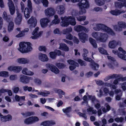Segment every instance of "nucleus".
Segmentation results:
<instances>
[{
    "label": "nucleus",
    "instance_id": "obj_1",
    "mask_svg": "<svg viewBox=\"0 0 126 126\" xmlns=\"http://www.w3.org/2000/svg\"><path fill=\"white\" fill-rule=\"evenodd\" d=\"M61 18L62 21L60 23V25L62 27H66L69 24L74 26L76 24V19L74 16H62Z\"/></svg>",
    "mask_w": 126,
    "mask_h": 126
},
{
    "label": "nucleus",
    "instance_id": "obj_2",
    "mask_svg": "<svg viewBox=\"0 0 126 126\" xmlns=\"http://www.w3.org/2000/svg\"><path fill=\"white\" fill-rule=\"evenodd\" d=\"M92 35L97 41L102 42H106L109 37L107 33L100 32H94L92 33Z\"/></svg>",
    "mask_w": 126,
    "mask_h": 126
},
{
    "label": "nucleus",
    "instance_id": "obj_3",
    "mask_svg": "<svg viewBox=\"0 0 126 126\" xmlns=\"http://www.w3.org/2000/svg\"><path fill=\"white\" fill-rule=\"evenodd\" d=\"M31 43L29 42H21L19 44L18 50L22 53H28L32 50Z\"/></svg>",
    "mask_w": 126,
    "mask_h": 126
},
{
    "label": "nucleus",
    "instance_id": "obj_4",
    "mask_svg": "<svg viewBox=\"0 0 126 126\" xmlns=\"http://www.w3.org/2000/svg\"><path fill=\"white\" fill-rule=\"evenodd\" d=\"M78 5L80 9L79 12L80 15H83L86 12L85 9L88 8L90 5L88 0H81L78 3Z\"/></svg>",
    "mask_w": 126,
    "mask_h": 126
},
{
    "label": "nucleus",
    "instance_id": "obj_5",
    "mask_svg": "<svg viewBox=\"0 0 126 126\" xmlns=\"http://www.w3.org/2000/svg\"><path fill=\"white\" fill-rule=\"evenodd\" d=\"M117 25L113 26V29L116 31L121 32L122 31L123 29L126 28V23L123 21H119L117 22Z\"/></svg>",
    "mask_w": 126,
    "mask_h": 126
},
{
    "label": "nucleus",
    "instance_id": "obj_6",
    "mask_svg": "<svg viewBox=\"0 0 126 126\" xmlns=\"http://www.w3.org/2000/svg\"><path fill=\"white\" fill-rule=\"evenodd\" d=\"M27 5L29 9L26 8L24 11V16L26 19L28 18L30 16V13L32 11V3L31 0H28Z\"/></svg>",
    "mask_w": 126,
    "mask_h": 126
},
{
    "label": "nucleus",
    "instance_id": "obj_7",
    "mask_svg": "<svg viewBox=\"0 0 126 126\" xmlns=\"http://www.w3.org/2000/svg\"><path fill=\"white\" fill-rule=\"evenodd\" d=\"M121 45V42L120 41L114 40L110 41L108 44L109 47L110 48H114L117 46Z\"/></svg>",
    "mask_w": 126,
    "mask_h": 126
},
{
    "label": "nucleus",
    "instance_id": "obj_8",
    "mask_svg": "<svg viewBox=\"0 0 126 126\" xmlns=\"http://www.w3.org/2000/svg\"><path fill=\"white\" fill-rule=\"evenodd\" d=\"M39 29L38 27H37L32 32V34L33 36L31 37L32 39H36L41 36L43 32L41 31L38 32Z\"/></svg>",
    "mask_w": 126,
    "mask_h": 126
},
{
    "label": "nucleus",
    "instance_id": "obj_9",
    "mask_svg": "<svg viewBox=\"0 0 126 126\" xmlns=\"http://www.w3.org/2000/svg\"><path fill=\"white\" fill-rule=\"evenodd\" d=\"M32 79L33 78L31 77L21 75L20 76L19 81L23 83L27 84L29 82L30 80Z\"/></svg>",
    "mask_w": 126,
    "mask_h": 126
},
{
    "label": "nucleus",
    "instance_id": "obj_10",
    "mask_svg": "<svg viewBox=\"0 0 126 126\" xmlns=\"http://www.w3.org/2000/svg\"><path fill=\"white\" fill-rule=\"evenodd\" d=\"M55 13L56 12L54 9L52 7L48 8L45 11V15L48 17L53 16L55 14Z\"/></svg>",
    "mask_w": 126,
    "mask_h": 126
},
{
    "label": "nucleus",
    "instance_id": "obj_11",
    "mask_svg": "<svg viewBox=\"0 0 126 126\" xmlns=\"http://www.w3.org/2000/svg\"><path fill=\"white\" fill-rule=\"evenodd\" d=\"M46 67L50 70L52 72L55 74H57L59 73V69L55 66L50 63L46 64Z\"/></svg>",
    "mask_w": 126,
    "mask_h": 126
},
{
    "label": "nucleus",
    "instance_id": "obj_12",
    "mask_svg": "<svg viewBox=\"0 0 126 126\" xmlns=\"http://www.w3.org/2000/svg\"><path fill=\"white\" fill-rule=\"evenodd\" d=\"M7 4L9 7V11L11 15H13L15 11V7L14 4L12 0H7Z\"/></svg>",
    "mask_w": 126,
    "mask_h": 126
},
{
    "label": "nucleus",
    "instance_id": "obj_13",
    "mask_svg": "<svg viewBox=\"0 0 126 126\" xmlns=\"http://www.w3.org/2000/svg\"><path fill=\"white\" fill-rule=\"evenodd\" d=\"M107 26L103 24H95L93 28V29L96 31H98L100 30H102L104 31Z\"/></svg>",
    "mask_w": 126,
    "mask_h": 126
},
{
    "label": "nucleus",
    "instance_id": "obj_14",
    "mask_svg": "<svg viewBox=\"0 0 126 126\" xmlns=\"http://www.w3.org/2000/svg\"><path fill=\"white\" fill-rule=\"evenodd\" d=\"M22 67L20 66H10L8 68V70L9 71H13V72L19 73L21 70Z\"/></svg>",
    "mask_w": 126,
    "mask_h": 126
},
{
    "label": "nucleus",
    "instance_id": "obj_15",
    "mask_svg": "<svg viewBox=\"0 0 126 126\" xmlns=\"http://www.w3.org/2000/svg\"><path fill=\"white\" fill-rule=\"evenodd\" d=\"M126 12V10H119L118 9H115L114 10H111L110 12V13L111 15L115 16L119 15L121 14L124 13Z\"/></svg>",
    "mask_w": 126,
    "mask_h": 126
},
{
    "label": "nucleus",
    "instance_id": "obj_16",
    "mask_svg": "<svg viewBox=\"0 0 126 126\" xmlns=\"http://www.w3.org/2000/svg\"><path fill=\"white\" fill-rule=\"evenodd\" d=\"M65 9V7L63 5H58L55 8V10L57 13L60 15L63 14L64 13Z\"/></svg>",
    "mask_w": 126,
    "mask_h": 126
},
{
    "label": "nucleus",
    "instance_id": "obj_17",
    "mask_svg": "<svg viewBox=\"0 0 126 126\" xmlns=\"http://www.w3.org/2000/svg\"><path fill=\"white\" fill-rule=\"evenodd\" d=\"M32 91L33 92H38L37 94L38 95H41L44 97L47 96L50 94V92L48 91L45 90L43 92L41 91L39 92L38 90H35L34 88H33Z\"/></svg>",
    "mask_w": 126,
    "mask_h": 126
},
{
    "label": "nucleus",
    "instance_id": "obj_18",
    "mask_svg": "<svg viewBox=\"0 0 126 126\" xmlns=\"http://www.w3.org/2000/svg\"><path fill=\"white\" fill-rule=\"evenodd\" d=\"M28 23L30 27H34L36 25L37 20L36 18L31 17L28 20Z\"/></svg>",
    "mask_w": 126,
    "mask_h": 126
},
{
    "label": "nucleus",
    "instance_id": "obj_19",
    "mask_svg": "<svg viewBox=\"0 0 126 126\" xmlns=\"http://www.w3.org/2000/svg\"><path fill=\"white\" fill-rule=\"evenodd\" d=\"M79 39L82 42L84 43L88 38V35L83 32L79 33L78 34Z\"/></svg>",
    "mask_w": 126,
    "mask_h": 126
},
{
    "label": "nucleus",
    "instance_id": "obj_20",
    "mask_svg": "<svg viewBox=\"0 0 126 126\" xmlns=\"http://www.w3.org/2000/svg\"><path fill=\"white\" fill-rule=\"evenodd\" d=\"M50 21V20L46 18H42L40 20V23L42 28H46L47 26L48 23Z\"/></svg>",
    "mask_w": 126,
    "mask_h": 126
},
{
    "label": "nucleus",
    "instance_id": "obj_21",
    "mask_svg": "<svg viewBox=\"0 0 126 126\" xmlns=\"http://www.w3.org/2000/svg\"><path fill=\"white\" fill-rule=\"evenodd\" d=\"M23 74L28 76H32L34 74V73L29 70L27 68H23L22 71Z\"/></svg>",
    "mask_w": 126,
    "mask_h": 126
},
{
    "label": "nucleus",
    "instance_id": "obj_22",
    "mask_svg": "<svg viewBox=\"0 0 126 126\" xmlns=\"http://www.w3.org/2000/svg\"><path fill=\"white\" fill-rule=\"evenodd\" d=\"M16 62L19 64H25L29 63V60L27 58H22L17 59Z\"/></svg>",
    "mask_w": 126,
    "mask_h": 126
},
{
    "label": "nucleus",
    "instance_id": "obj_23",
    "mask_svg": "<svg viewBox=\"0 0 126 126\" xmlns=\"http://www.w3.org/2000/svg\"><path fill=\"white\" fill-rule=\"evenodd\" d=\"M55 124V122L53 121H47L42 122L40 125L44 126H51Z\"/></svg>",
    "mask_w": 126,
    "mask_h": 126
},
{
    "label": "nucleus",
    "instance_id": "obj_24",
    "mask_svg": "<svg viewBox=\"0 0 126 126\" xmlns=\"http://www.w3.org/2000/svg\"><path fill=\"white\" fill-rule=\"evenodd\" d=\"M38 58L39 60L43 62L47 61L48 60V58L47 55L42 53L39 54Z\"/></svg>",
    "mask_w": 126,
    "mask_h": 126
},
{
    "label": "nucleus",
    "instance_id": "obj_25",
    "mask_svg": "<svg viewBox=\"0 0 126 126\" xmlns=\"http://www.w3.org/2000/svg\"><path fill=\"white\" fill-rule=\"evenodd\" d=\"M104 32H106L111 36H113L115 35V33L114 31L107 26Z\"/></svg>",
    "mask_w": 126,
    "mask_h": 126
},
{
    "label": "nucleus",
    "instance_id": "obj_26",
    "mask_svg": "<svg viewBox=\"0 0 126 126\" xmlns=\"http://www.w3.org/2000/svg\"><path fill=\"white\" fill-rule=\"evenodd\" d=\"M16 13L17 16L15 22L16 24L19 25L20 24L22 20V16L17 11Z\"/></svg>",
    "mask_w": 126,
    "mask_h": 126
},
{
    "label": "nucleus",
    "instance_id": "obj_27",
    "mask_svg": "<svg viewBox=\"0 0 126 126\" xmlns=\"http://www.w3.org/2000/svg\"><path fill=\"white\" fill-rule=\"evenodd\" d=\"M60 47L59 48L62 50L65 51H69V48L66 45L64 44L61 43L59 44Z\"/></svg>",
    "mask_w": 126,
    "mask_h": 126
},
{
    "label": "nucleus",
    "instance_id": "obj_28",
    "mask_svg": "<svg viewBox=\"0 0 126 126\" xmlns=\"http://www.w3.org/2000/svg\"><path fill=\"white\" fill-rule=\"evenodd\" d=\"M33 0L36 3L38 4L39 3L41 0ZM41 0L44 6L45 7L48 6V2L47 0Z\"/></svg>",
    "mask_w": 126,
    "mask_h": 126
},
{
    "label": "nucleus",
    "instance_id": "obj_29",
    "mask_svg": "<svg viewBox=\"0 0 126 126\" xmlns=\"http://www.w3.org/2000/svg\"><path fill=\"white\" fill-rule=\"evenodd\" d=\"M54 17V19L52 21L51 23V25H52L53 24H57L60 22V20L58 18V15H55Z\"/></svg>",
    "mask_w": 126,
    "mask_h": 126
},
{
    "label": "nucleus",
    "instance_id": "obj_30",
    "mask_svg": "<svg viewBox=\"0 0 126 126\" xmlns=\"http://www.w3.org/2000/svg\"><path fill=\"white\" fill-rule=\"evenodd\" d=\"M84 27L81 25H77L74 27V30L77 32L83 31Z\"/></svg>",
    "mask_w": 126,
    "mask_h": 126
},
{
    "label": "nucleus",
    "instance_id": "obj_31",
    "mask_svg": "<svg viewBox=\"0 0 126 126\" xmlns=\"http://www.w3.org/2000/svg\"><path fill=\"white\" fill-rule=\"evenodd\" d=\"M63 111L67 115L68 117H69V115L68 114V113L70 112L71 110V108L69 107L63 109Z\"/></svg>",
    "mask_w": 126,
    "mask_h": 126
},
{
    "label": "nucleus",
    "instance_id": "obj_32",
    "mask_svg": "<svg viewBox=\"0 0 126 126\" xmlns=\"http://www.w3.org/2000/svg\"><path fill=\"white\" fill-rule=\"evenodd\" d=\"M2 17L7 22H9L12 20V19L10 18L8 16H7L6 13L4 12L2 15Z\"/></svg>",
    "mask_w": 126,
    "mask_h": 126
},
{
    "label": "nucleus",
    "instance_id": "obj_33",
    "mask_svg": "<svg viewBox=\"0 0 126 126\" xmlns=\"http://www.w3.org/2000/svg\"><path fill=\"white\" fill-rule=\"evenodd\" d=\"M72 29L71 27H69L63 30V34H66L72 32Z\"/></svg>",
    "mask_w": 126,
    "mask_h": 126
},
{
    "label": "nucleus",
    "instance_id": "obj_34",
    "mask_svg": "<svg viewBox=\"0 0 126 126\" xmlns=\"http://www.w3.org/2000/svg\"><path fill=\"white\" fill-rule=\"evenodd\" d=\"M95 4L99 6H102L105 4V0H94Z\"/></svg>",
    "mask_w": 126,
    "mask_h": 126
},
{
    "label": "nucleus",
    "instance_id": "obj_35",
    "mask_svg": "<svg viewBox=\"0 0 126 126\" xmlns=\"http://www.w3.org/2000/svg\"><path fill=\"white\" fill-rule=\"evenodd\" d=\"M14 24L12 22H10L8 26V30L9 32L12 31L14 28Z\"/></svg>",
    "mask_w": 126,
    "mask_h": 126
},
{
    "label": "nucleus",
    "instance_id": "obj_36",
    "mask_svg": "<svg viewBox=\"0 0 126 126\" xmlns=\"http://www.w3.org/2000/svg\"><path fill=\"white\" fill-rule=\"evenodd\" d=\"M0 76L4 77H7L9 76V72L6 71L0 72Z\"/></svg>",
    "mask_w": 126,
    "mask_h": 126
},
{
    "label": "nucleus",
    "instance_id": "obj_37",
    "mask_svg": "<svg viewBox=\"0 0 126 126\" xmlns=\"http://www.w3.org/2000/svg\"><path fill=\"white\" fill-rule=\"evenodd\" d=\"M89 41L91 44L95 48L97 47V44L96 43L95 40L92 38H90Z\"/></svg>",
    "mask_w": 126,
    "mask_h": 126
},
{
    "label": "nucleus",
    "instance_id": "obj_38",
    "mask_svg": "<svg viewBox=\"0 0 126 126\" xmlns=\"http://www.w3.org/2000/svg\"><path fill=\"white\" fill-rule=\"evenodd\" d=\"M114 4L115 7L117 8L121 9L123 7V3L121 2L116 1L115 2Z\"/></svg>",
    "mask_w": 126,
    "mask_h": 126
},
{
    "label": "nucleus",
    "instance_id": "obj_39",
    "mask_svg": "<svg viewBox=\"0 0 126 126\" xmlns=\"http://www.w3.org/2000/svg\"><path fill=\"white\" fill-rule=\"evenodd\" d=\"M24 122L25 124L27 125L32 124L31 117H30L25 119Z\"/></svg>",
    "mask_w": 126,
    "mask_h": 126
},
{
    "label": "nucleus",
    "instance_id": "obj_40",
    "mask_svg": "<svg viewBox=\"0 0 126 126\" xmlns=\"http://www.w3.org/2000/svg\"><path fill=\"white\" fill-rule=\"evenodd\" d=\"M77 20L79 21H83L85 20L86 18V16H79L76 17Z\"/></svg>",
    "mask_w": 126,
    "mask_h": 126
},
{
    "label": "nucleus",
    "instance_id": "obj_41",
    "mask_svg": "<svg viewBox=\"0 0 126 126\" xmlns=\"http://www.w3.org/2000/svg\"><path fill=\"white\" fill-rule=\"evenodd\" d=\"M98 50L100 52L103 54L108 55V53L107 51L103 48L102 47H99L98 48Z\"/></svg>",
    "mask_w": 126,
    "mask_h": 126
},
{
    "label": "nucleus",
    "instance_id": "obj_42",
    "mask_svg": "<svg viewBox=\"0 0 126 126\" xmlns=\"http://www.w3.org/2000/svg\"><path fill=\"white\" fill-rule=\"evenodd\" d=\"M67 62L70 64L74 65L76 66H78L79 64L77 63L74 62V61L70 60L67 61Z\"/></svg>",
    "mask_w": 126,
    "mask_h": 126
},
{
    "label": "nucleus",
    "instance_id": "obj_43",
    "mask_svg": "<svg viewBox=\"0 0 126 126\" xmlns=\"http://www.w3.org/2000/svg\"><path fill=\"white\" fill-rule=\"evenodd\" d=\"M23 88L25 91H28L29 92H31L32 90V87H29L27 86H23Z\"/></svg>",
    "mask_w": 126,
    "mask_h": 126
},
{
    "label": "nucleus",
    "instance_id": "obj_44",
    "mask_svg": "<svg viewBox=\"0 0 126 126\" xmlns=\"http://www.w3.org/2000/svg\"><path fill=\"white\" fill-rule=\"evenodd\" d=\"M89 98L91 100L92 102L94 103L96 102H98V101L96 99L95 97L94 96L89 95L88 96Z\"/></svg>",
    "mask_w": 126,
    "mask_h": 126
},
{
    "label": "nucleus",
    "instance_id": "obj_45",
    "mask_svg": "<svg viewBox=\"0 0 126 126\" xmlns=\"http://www.w3.org/2000/svg\"><path fill=\"white\" fill-rule=\"evenodd\" d=\"M31 117L32 124L37 122L39 120V118L36 116H34Z\"/></svg>",
    "mask_w": 126,
    "mask_h": 126
},
{
    "label": "nucleus",
    "instance_id": "obj_46",
    "mask_svg": "<svg viewBox=\"0 0 126 126\" xmlns=\"http://www.w3.org/2000/svg\"><path fill=\"white\" fill-rule=\"evenodd\" d=\"M56 65L59 68H63L64 67L65 65L63 63H57L56 64Z\"/></svg>",
    "mask_w": 126,
    "mask_h": 126
},
{
    "label": "nucleus",
    "instance_id": "obj_47",
    "mask_svg": "<svg viewBox=\"0 0 126 126\" xmlns=\"http://www.w3.org/2000/svg\"><path fill=\"white\" fill-rule=\"evenodd\" d=\"M17 76L16 75H11L9 77L10 80L11 81L16 80L17 79Z\"/></svg>",
    "mask_w": 126,
    "mask_h": 126
},
{
    "label": "nucleus",
    "instance_id": "obj_48",
    "mask_svg": "<svg viewBox=\"0 0 126 126\" xmlns=\"http://www.w3.org/2000/svg\"><path fill=\"white\" fill-rule=\"evenodd\" d=\"M110 79L114 78H118L121 77V75L120 74H113L112 75H109Z\"/></svg>",
    "mask_w": 126,
    "mask_h": 126
},
{
    "label": "nucleus",
    "instance_id": "obj_49",
    "mask_svg": "<svg viewBox=\"0 0 126 126\" xmlns=\"http://www.w3.org/2000/svg\"><path fill=\"white\" fill-rule=\"evenodd\" d=\"M118 57L121 59L125 61H126V55L122 54H119L118 55Z\"/></svg>",
    "mask_w": 126,
    "mask_h": 126
},
{
    "label": "nucleus",
    "instance_id": "obj_50",
    "mask_svg": "<svg viewBox=\"0 0 126 126\" xmlns=\"http://www.w3.org/2000/svg\"><path fill=\"white\" fill-rule=\"evenodd\" d=\"M115 121L117 123L118 122H122L124 120V119L122 117H120V118H116L114 119Z\"/></svg>",
    "mask_w": 126,
    "mask_h": 126
},
{
    "label": "nucleus",
    "instance_id": "obj_51",
    "mask_svg": "<svg viewBox=\"0 0 126 126\" xmlns=\"http://www.w3.org/2000/svg\"><path fill=\"white\" fill-rule=\"evenodd\" d=\"M55 52L56 55H57L58 56H60V55H62V56H64V52L63 53H61V51L59 50H57L55 51Z\"/></svg>",
    "mask_w": 126,
    "mask_h": 126
},
{
    "label": "nucleus",
    "instance_id": "obj_52",
    "mask_svg": "<svg viewBox=\"0 0 126 126\" xmlns=\"http://www.w3.org/2000/svg\"><path fill=\"white\" fill-rule=\"evenodd\" d=\"M78 61L81 66H85L86 65L85 62L83 61L81 59H78Z\"/></svg>",
    "mask_w": 126,
    "mask_h": 126
},
{
    "label": "nucleus",
    "instance_id": "obj_53",
    "mask_svg": "<svg viewBox=\"0 0 126 126\" xmlns=\"http://www.w3.org/2000/svg\"><path fill=\"white\" fill-rule=\"evenodd\" d=\"M50 56L52 59H54L56 57V55L55 52H51L49 53Z\"/></svg>",
    "mask_w": 126,
    "mask_h": 126
},
{
    "label": "nucleus",
    "instance_id": "obj_54",
    "mask_svg": "<svg viewBox=\"0 0 126 126\" xmlns=\"http://www.w3.org/2000/svg\"><path fill=\"white\" fill-rule=\"evenodd\" d=\"M34 83L37 85H40L41 83V81L38 79L36 78L34 79Z\"/></svg>",
    "mask_w": 126,
    "mask_h": 126
},
{
    "label": "nucleus",
    "instance_id": "obj_55",
    "mask_svg": "<svg viewBox=\"0 0 126 126\" xmlns=\"http://www.w3.org/2000/svg\"><path fill=\"white\" fill-rule=\"evenodd\" d=\"M92 68L94 70H97L99 68V65L97 63H94L92 65Z\"/></svg>",
    "mask_w": 126,
    "mask_h": 126
},
{
    "label": "nucleus",
    "instance_id": "obj_56",
    "mask_svg": "<svg viewBox=\"0 0 126 126\" xmlns=\"http://www.w3.org/2000/svg\"><path fill=\"white\" fill-rule=\"evenodd\" d=\"M95 81L96 84L99 85H101L104 83L103 82L99 79L95 80Z\"/></svg>",
    "mask_w": 126,
    "mask_h": 126
},
{
    "label": "nucleus",
    "instance_id": "obj_57",
    "mask_svg": "<svg viewBox=\"0 0 126 126\" xmlns=\"http://www.w3.org/2000/svg\"><path fill=\"white\" fill-rule=\"evenodd\" d=\"M93 10L94 11L96 12H102L103 11L102 9L99 7H97L94 8Z\"/></svg>",
    "mask_w": 126,
    "mask_h": 126
},
{
    "label": "nucleus",
    "instance_id": "obj_58",
    "mask_svg": "<svg viewBox=\"0 0 126 126\" xmlns=\"http://www.w3.org/2000/svg\"><path fill=\"white\" fill-rule=\"evenodd\" d=\"M19 88L18 87L16 86L14 87L12 89V90L15 93H18V91L19 90Z\"/></svg>",
    "mask_w": 126,
    "mask_h": 126
},
{
    "label": "nucleus",
    "instance_id": "obj_59",
    "mask_svg": "<svg viewBox=\"0 0 126 126\" xmlns=\"http://www.w3.org/2000/svg\"><path fill=\"white\" fill-rule=\"evenodd\" d=\"M83 53L82 54V56L84 57H86L87 56V54L88 53V50L86 49H84L83 50Z\"/></svg>",
    "mask_w": 126,
    "mask_h": 126
},
{
    "label": "nucleus",
    "instance_id": "obj_60",
    "mask_svg": "<svg viewBox=\"0 0 126 126\" xmlns=\"http://www.w3.org/2000/svg\"><path fill=\"white\" fill-rule=\"evenodd\" d=\"M78 114L80 116L83 117L84 119L86 120L87 119V116L86 114L80 112H79Z\"/></svg>",
    "mask_w": 126,
    "mask_h": 126
},
{
    "label": "nucleus",
    "instance_id": "obj_61",
    "mask_svg": "<svg viewBox=\"0 0 126 126\" xmlns=\"http://www.w3.org/2000/svg\"><path fill=\"white\" fill-rule=\"evenodd\" d=\"M120 84L121 86V88L123 90L125 91L126 90V82H123Z\"/></svg>",
    "mask_w": 126,
    "mask_h": 126
},
{
    "label": "nucleus",
    "instance_id": "obj_62",
    "mask_svg": "<svg viewBox=\"0 0 126 126\" xmlns=\"http://www.w3.org/2000/svg\"><path fill=\"white\" fill-rule=\"evenodd\" d=\"M119 105V106L121 107H126V99L122 103H120Z\"/></svg>",
    "mask_w": 126,
    "mask_h": 126
},
{
    "label": "nucleus",
    "instance_id": "obj_63",
    "mask_svg": "<svg viewBox=\"0 0 126 126\" xmlns=\"http://www.w3.org/2000/svg\"><path fill=\"white\" fill-rule=\"evenodd\" d=\"M73 35L71 34H69L66 36V39L69 40H72L73 39Z\"/></svg>",
    "mask_w": 126,
    "mask_h": 126
},
{
    "label": "nucleus",
    "instance_id": "obj_64",
    "mask_svg": "<svg viewBox=\"0 0 126 126\" xmlns=\"http://www.w3.org/2000/svg\"><path fill=\"white\" fill-rule=\"evenodd\" d=\"M56 93H57L59 94L62 95H64L65 94L64 93L62 90L61 89H57L55 90Z\"/></svg>",
    "mask_w": 126,
    "mask_h": 126
}]
</instances>
